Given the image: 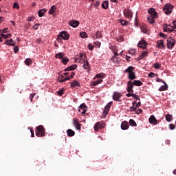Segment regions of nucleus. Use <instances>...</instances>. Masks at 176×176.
Instances as JSON below:
<instances>
[{"label": "nucleus", "instance_id": "obj_1", "mask_svg": "<svg viewBox=\"0 0 176 176\" xmlns=\"http://www.w3.org/2000/svg\"><path fill=\"white\" fill-rule=\"evenodd\" d=\"M124 72L129 74L128 79L130 80H134V79H137V76H135L133 66H129L127 69H125Z\"/></svg>", "mask_w": 176, "mask_h": 176}, {"label": "nucleus", "instance_id": "obj_2", "mask_svg": "<svg viewBox=\"0 0 176 176\" xmlns=\"http://www.w3.org/2000/svg\"><path fill=\"white\" fill-rule=\"evenodd\" d=\"M37 132L36 133V137H45L46 131L45 127L42 125H39L36 127Z\"/></svg>", "mask_w": 176, "mask_h": 176}, {"label": "nucleus", "instance_id": "obj_3", "mask_svg": "<svg viewBox=\"0 0 176 176\" xmlns=\"http://www.w3.org/2000/svg\"><path fill=\"white\" fill-rule=\"evenodd\" d=\"M174 6H173L171 4L168 3L165 5L164 8H163V10L166 14H170L173 12V8Z\"/></svg>", "mask_w": 176, "mask_h": 176}, {"label": "nucleus", "instance_id": "obj_4", "mask_svg": "<svg viewBox=\"0 0 176 176\" xmlns=\"http://www.w3.org/2000/svg\"><path fill=\"white\" fill-rule=\"evenodd\" d=\"M112 98L113 101H118V102H121L122 100V94L120 92L115 91L113 94Z\"/></svg>", "mask_w": 176, "mask_h": 176}, {"label": "nucleus", "instance_id": "obj_5", "mask_svg": "<svg viewBox=\"0 0 176 176\" xmlns=\"http://www.w3.org/2000/svg\"><path fill=\"white\" fill-rule=\"evenodd\" d=\"M174 43H175V39H173L171 37H169L167 39L168 49H173V47H174Z\"/></svg>", "mask_w": 176, "mask_h": 176}, {"label": "nucleus", "instance_id": "obj_6", "mask_svg": "<svg viewBox=\"0 0 176 176\" xmlns=\"http://www.w3.org/2000/svg\"><path fill=\"white\" fill-rule=\"evenodd\" d=\"M58 36H60V38H62V39H64V41H68V39H69V34H68L65 31L61 32L59 34Z\"/></svg>", "mask_w": 176, "mask_h": 176}, {"label": "nucleus", "instance_id": "obj_7", "mask_svg": "<svg viewBox=\"0 0 176 176\" xmlns=\"http://www.w3.org/2000/svg\"><path fill=\"white\" fill-rule=\"evenodd\" d=\"M148 13L150 14V17L157 19V12L154 8H150L148 10Z\"/></svg>", "mask_w": 176, "mask_h": 176}, {"label": "nucleus", "instance_id": "obj_8", "mask_svg": "<svg viewBox=\"0 0 176 176\" xmlns=\"http://www.w3.org/2000/svg\"><path fill=\"white\" fill-rule=\"evenodd\" d=\"M109 109H111V102H109L107 105L104 107V109L103 111V118H105L108 113H109Z\"/></svg>", "mask_w": 176, "mask_h": 176}, {"label": "nucleus", "instance_id": "obj_9", "mask_svg": "<svg viewBox=\"0 0 176 176\" xmlns=\"http://www.w3.org/2000/svg\"><path fill=\"white\" fill-rule=\"evenodd\" d=\"M124 16H126L128 20H131V19L133 17V12H131V10H130L129 9L124 10Z\"/></svg>", "mask_w": 176, "mask_h": 176}, {"label": "nucleus", "instance_id": "obj_10", "mask_svg": "<svg viewBox=\"0 0 176 176\" xmlns=\"http://www.w3.org/2000/svg\"><path fill=\"white\" fill-rule=\"evenodd\" d=\"M79 108L78 111L81 112L82 115H85L87 111V107H86V104L85 103L81 104Z\"/></svg>", "mask_w": 176, "mask_h": 176}, {"label": "nucleus", "instance_id": "obj_11", "mask_svg": "<svg viewBox=\"0 0 176 176\" xmlns=\"http://www.w3.org/2000/svg\"><path fill=\"white\" fill-rule=\"evenodd\" d=\"M175 28H174V25L171 26L170 25H165L164 27V32H173Z\"/></svg>", "mask_w": 176, "mask_h": 176}, {"label": "nucleus", "instance_id": "obj_12", "mask_svg": "<svg viewBox=\"0 0 176 176\" xmlns=\"http://www.w3.org/2000/svg\"><path fill=\"white\" fill-rule=\"evenodd\" d=\"M69 24L71 27H73V28H76V27H79V24H80V23L79 21L72 20L69 21Z\"/></svg>", "mask_w": 176, "mask_h": 176}, {"label": "nucleus", "instance_id": "obj_13", "mask_svg": "<svg viewBox=\"0 0 176 176\" xmlns=\"http://www.w3.org/2000/svg\"><path fill=\"white\" fill-rule=\"evenodd\" d=\"M73 124L77 130H80L82 129L79 123V120L77 118H74Z\"/></svg>", "mask_w": 176, "mask_h": 176}, {"label": "nucleus", "instance_id": "obj_14", "mask_svg": "<svg viewBox=\"0 0 176 176\" xmlns=\"http://www.w3.org/2000/svg\"><path fill=\"white\" fill-rule=\"evenodd\" d=\"M92 38L94 39H101V38H102V31L96 32V33L92 36Z\"/></svg>", "mask_w": 176, "mask_h": 176}, {"label": "nucleus", "instance_id": "obj_15", "mask_svg": "<svg viewBox=\"0 0 176 176\" xmlns=\"http://www.w3.org/2000/svg\"><path fill=\"white\" fill-rule=\"evenodd\" d=\"M147 45L148 43H146V41L145 40H142L138 43V46L139 47H141L142 49H146Z\"/></svg>", "mask_w": 176, "mask_h": 176}, {"label": "nucleus", "instance_id": "obj_16", "mask_svg": "<svg viewBox=\"0 0 176 176\" xmlns=\"http://www.w3.org/2000/svg\"><path fill=\"white\" fill-rule=\"evenodd\" d=\"M149 123H151V124H157L159 122H157V120H156V118L155 117V116H151L149 119Z\"/></svg>", "mask_w": 176, "mask_h": 176}, {"label": "nucleus", "instance_id": "obj_17", "mask_svg": "<svg viewBox=\"0 0 176 176\" xmlns=\"http://www.w3.org/2000/svg\"><path fill=\"white\" fill-rule=\"evenodd\" d=\"M77 68H78V65H72L67 67L66 69H65L64 72H67L68 71H75V69H76Z\"/></svg>", "mask_w": 176, "mask_h": 176}, {"label": "nucleus", "instance_id": "obj_18", "mask_svg": "<svg viewBox=\"0 0 176 176\" xmlns=\"http://www.w3.org/2000/svg\"><path fill=\"white\" fill-rule=\"evenodd\" d=\"M157 47H159V49H164L165 48L164 41H163V40L157 41Z\"/></svg>", "mask_w": 176, "mask_h": 176}, {"label": "nucleus", "instance_id": "obj_19", "mask_svg": "<svg viewBox=\"0 0 176 176\" xmlns=\"http://www.w3.org/2000/svg\"><path fill=\"white\" fill-rule=\"evenodd\" d=\"M129 122L127 121H123L121 124L122 130H127L129 129Z\"/></svg>", "mask_w": 176, "mask_h": 176}, {"label": "nucleus", "instance_id": "obj_20", "mask_svg": "<svg viewBox=\"0 0 176 176\" xmlns=\"http://www.w3.org/2000/svg\"><path fill=\"white\" fill-rule=\"evenodd\" d=\"M102 127H104V126L102 125V123L98 122L95 126H94V130L95 131H98V130L100 129H102Z\"/></svg>", "mask_w": 176, "mask_h": 176}, {"label": "nucleus", "instance_id": "obj_21", "mask_svg": "<svg viewBox=\"0 0 176 176\" xmlns=\"http://www.w3.org/2000/svg\"><path fill=\"white\" fill-rule=\"evenodd\" d=\"M71 87H80V83H79L78 80H74L73 82H71Z\"/></svg>", "mask_w": 176, "mask_h": 176}, {"label": "nucleus", "instance_id": "obj_22", "mask_svg": "<svg viewBox=\"0 0 176 176\" xmlns=\"http://www.w3.org/2000/svg\"><path fill=\"white\" fill-rule=\"evenodd\" d=\"M146 56H148L147 51H144V52H142L140 54V55L139 56V57L138 58V61L142 60V58H144V57H146Z\"/></svg>", "mask_w": 176, "mask_h": 176}, {"label": "nucleus", "instance_id": "obj_23", "mask_svg": "<svg viewBox=\"0 0 176 176\" xmlns=\"http://www.w3.org/2000/svg\"><path fill=\"white\" fill-rule=\"evenodd\" d=\"M47 12V10L43 8L38 12V17H43L45 13Z\"/></svg>", "mask_w": 176, "mask_h": 176}, {"label": "nucleus", "instance_id": "obj_24", "mask_svg": "<svg viewBox=\"0 0 176 176\" xmlns=\"http://www.w3.org/2000/svg\"><path fill=\"white\" fill-rule=\"evenodd\" d=\"M118 56H119V55H114L113 54V56L111 58V61H113L116 64L120 61V59L119 57H118Z\"/></svg>", "mask_w": 176, "mask_h": 176}, {"label": "nucleus", "instance_id": "obj_25", "mask_svg": "<svg viewBox=\"0 0 176 176\" xmlns=\"http://www.w3.org/2000/svg\"><path fill=\"white\" fill-rule=\"evenodd\" d=\"M102 79L99 78L96 81H92L91 82V86H97L98 85H100V83H102Z\"/></svg>", "mask_w": 176, "mask_h": 176}, {"label": "nucleus", "instance_id": "obj_26", "mask_svg": "<svg viewBox=\"0 0 176 176\" xmlns=\"http://www.w3.org/2000/svg\"><path fill=\"white\" fill-rule=\"evenodd\" d=\"M6 45H9L10 46H16V43L13 39L7 40L6 41Z\"/></svg>", "mask_w": 176, "mask_h": 176}, {"label": "nucleus", "instance_id": "obj_27", "mask_svg": "<svg viewBox=\"0 0 176 176\" xmlns=\"http://www.w3.org/2000/svg\"><path fill=\"white\" fill-rule=\"evenodd\" d=\"M133 86H142L143 83L140 80H135L133 82Z\"/></svg>", "mask_w": 176, "mask_h": 176}, {"label": "nucleus", "instance_id": "obj_28", "mask_svg": "<svg viewBox=\"0 0 176 176\" xmlns=\"http://www.w3.org/2000/svg\"><path fill=\"white\" fill-rule=\"evenodd\" d=\"M83 67L85 69H88V71H90V65H89V61L84 60Z\"/></svg>", "mask_w": 176, "mask_h": 176}, {"label": "nucleus", "instance_id": "obj_29", "mask_svg": "<svg viewBox=\"0 0 176 176\" xmlns=\"http://www.w3.org/2000/svg\"><path fill=\"white\" fill-rule=\"evenodd\" d=\"M111 52H113V54L114 56H119V54H118V47L114 46L111 47Z\"/></svg>", "mask_w": 176, "mask_h": 176}, {"label": "nucleus", "instance_id": "obj_30", "mask_svg": "<svg viewBox=\"0 0 176 176\" xmlns=\"http://www.w3.org/2000/svg\"><path fill=\"white\" fill-rule=\"evenodd\" d=\"M67 133L69 137H74V135H75V131H74L72 129H67Z\"/></svg>", "mask_w": 176, "mask_h": 176}, {"label": "nucleus", "instance_id": "obj_31", "mask_svg": "<svg viewBox=\"0 0 176 176\" xmlns=\"http://www.w3.org/2000/svg\"><path fill=\"white\" fill-rule=\"evenodd\" d=\"M58 80L60 82V83H63V82H65V76L64 74H61L58 76Z\"/></svg>", "mask_w": 176, "mask_h": 176}, {"label": "nucleus", "instance_id": "obj_32", "mask_svg": "<svg viewBox=\"0 0 176 176\" xmlns=\"http://www.w3.org/2000/svg\"><path fill=\"white\" fill-rule=\"evenodd\" d=\"M109 5V2L108 1H104L102 3V8L103 9H108Z\"/></svg>", "mask_w": 176, "mask_h": 176}, {"label": "nucleus", "instance_id": "obj_33", "mask_svg": "<svg viewBox=\"0 0 176 176\" xmlns=\"http://www.w3.org/2000/svg\"><path fill=\"white\" fill-rule=\"evenodd\" d=\"M56 58H59L60 60H63L64 58V53L60 52L55 55Z\"/></svg>", "mask_w": 176, "mask_h": 176}, {"label": "nucleus", "instance_id": "obj_34", "mask_svg": "<svg viewBox=\"0 0 176 176\" xmlns=\"http://www.w3.org/2000/svg\"><path fill=\"white\" fill-rule=\"evenodd\" d=\"M165 85H162L160 87V88L159 89V91H164L165 90H167V89H168V85H167V84H166V82L164 83Z\"/></svg>", "mask_w": 176, "mask_h": 176}, {"label": "nucleus", "instance_id": "obj_35", "mask_svg": "<svg viewBox=\"0 0 176 176\" xmlns=\"http://www.w3.org/2000/svg\"><path fill=\"white\" fill-rule=\"evenodd\" d=\"M127 173H129V175H134V167L128 168Z\"/></svg>", "mask_w": 176, "mask_h": 176}, {"label": "nucleus", "instance_id": "obj_36", "mask_svg": "<svg viewBox=\"0 0 176 176\" xmlns=\"http://www.w3.org/2000/svg\"><path fill=\"white\" fill-rule=\"evenodd\" d=\"M56 12V6H52L50 10H49V14H53Z\"/></svg>", "mask_w": 176, "mask_h": 176}, {"label": "nucleus", "instance_id": "obj_37", "mask_svg": "<svg viewBox=\"0 0 176 176\" xmlns=\"http://www.w3.org/2000/svg\"><path fill=\"white\" fill-rule=\"evenodd\" d=\"M62 63L64 64V65H67L68 63H69V59L67 57L63 58L61 60Z\"/></svg>", "mask_w": 176, "mask_h": 176}, {"label": "nucleus", "instance_id": "obj_38", "mask_svg": "<svg viewBox=\"0 0 176 176\" xmlns=\"http://www.w3.org/2000/svg\"><path fill=\"white\" fill-rule=\"evenodd\" d=\"M166 120L167 122H171L173 120V115L171 114H167L166 116Z\"/></svg>", "mask_w": 176, "mask_h": 176}, {"label": "nucleus", "instance_id": "obj_39", "mask_svg": "<svg viewBox=\"0 0 176 176\" xmlns=\"http://www.w3.org/2000/svg\"><path fill=\"white\" fill-rule=\"evenodd\" d=\"M127 87H129L130 89L134 88V84H133V81L129 80L127 82Z\"/></svg>", "mask_w": 176, "mask_h": 176}, {"label": "nucleus", "instance_id": "obj_40", "mask_svg": "<svg viewBox=\"0 0 176 176\" xmlns=\"http://www.w3.org/2000/svg\"><path fill=\"white\" fill-rule=\"evenodd\" d=\"M129 124L130 126H133V127H137V123L133 119H131L129 120Z\"/></svg>", "mask_w": 176, "mask_h": 176}, {"label": "nucleus", "instance_id": "obj_41", "mask_svg": "<svg viewBox=\"0 0 176 176\" xmlns=\"http://www.w3.org/2000/svg\"><path fill=\"white\" fill-rule=\"evenodd\" d=\"M154 19L156 18H154L153 16H148V23H150V24H153V23H155Z\"/></svg>", "mask_w": 176, "mask_h": 176}, {"label": "nucleus", "instance_id": "obj_42", "mask_svg": "<svg viewBox=\"0 0 176 176\" xmlns=\"http://www.w3.org/2000/svg\"><path fill=\"white\" fill-rule=\"evenodd\" d=\"M25 63L26 64V65H30L31 64H32V60H31V58H26L25 60Z\"/></svg>", "mask_w": 176, "mask_h": 176}, {"label": "nucleus", "instance_id": "obj_43", "mask_svg": "<svg viewBox=\"0 0 176 176\" xmlns=\"http://www.w3.org/2000/svg\"><path fill=\"white\" fill-rule=\"evenodd\" d=\"M80 36L85 39L87 38V34L85 32H80Z\"/></svg>", "mask_w": 176, "mask_h": 176}, {"label": "nucleus", "instance_id": "obj_44", "mask_svg": "<svg viewBox=\"0 0 176 176\" xmlns=\"http://www.w3.org/2000/svg\"><path fill=\"white\" fill-rule=\"evenodd\" d=\"M2 38H4V39H8L9 38L12 37V34H1Z\"/></svg>", "mask_w": 176, "mask_h": 176}, {"label": "nucleus", "instance_id": "obj_45", "mask_svg": "<svg viewBox=\"0 0 176 176\" xmlns=\"http://www.w3.org/2000/svg\"><path fill=\"white\" fill-rule=\"evenodd\" d=\"M128 111L129 112H135L137 111V107H134V106L131 107Z\"/></svg>", "mask_w": 176, "mask_h": 176}, {"label": "nucleus", "instance_id": "obj_46", "mask_svg": "<svg viewBox=\"0 0 176 176\" xmlns=\"http://www.w3.org/2000/svg\"><path fill=\"white\" fill-rule=\"evenodd\" d=\"M156 74L153 73V72H151L150 74H148V78H155V76H156Z\"/></svg>", "mask_w": 176, "mask_h": 176}, {"label": "nucleus", "instance_id": "obj_47", "mask_svg": "<svg viewBox=\"0 0 176 176\" xmlns=\"http://www.w3.org/2000/svg\"><path fill=\"white\" fill-rule=\"evenodd\" d=\"M94 44L96 47H100L101 46V43L100 41H95Z\"/></svg>", "mask_w": 176, "mask_h": 176}, {"label": "nucleus", "instance_id": "obj_48", "mask_svg": "<svg viewBox=\"0 0 176 176\" xmlns=\"http://www.w3.org/2000/svg\"><path fill=\"white\" fill-rule=\"evenodd\" d=\"M13 8L14 9H20V6H19V3H14Z\"/></svg>", "mask_w": 176, "mask_h": 176}, {"label": "nucleus", "instance_id": "obj_49", "mask_svg": "<svg viewBox=\"0 0 176 176\" xmlns=\"http://www.w3.org/2000/svg\"><path fill=\"white\" fill-rule=\"evenodd\" d=\"M120 23L122 25H127L129 24V21L124 20H121Z\"/></svg>", "mask_w": 176, "mask_h": 176}, {"label": "nucleus", "instance_id": "obj_50", "mask_svg": "<svg viewBox=\"0 0 176 176\" xmlns=\"http://www.w3.org/2000/svg\"><path fill=\"white\" fill-rule=\"evenodd\" d=\"M154 68H155V69H159V68H160V64L158 63H155L154 64Z\"/></svg>", "mask_w": 176, "mask_h": 176}, {"label": "nucleus", "instance_id": "obj_51", "mask_svg": "<svg viewBox=\"0 0 176 176\" xmlns=\"http://www.w3.org/2000/svg\"><path fill=\"white\" fill-rule=\"evenodd\" d=\"M126 91H128V93H134L133 88H130L129 87H126Z\"/></svg>", "mask_w": 176, "mask_h": 176}, {"label": "nucleus", "instance_id": "obj_52", "mask_svg": "<svg viewBox=\"0 0 176 176\" xmlns=\"http://www.w3.org/2000/svg\"><path fill=\"white\" fill-rule=\"evenodd\" d=\"M57 93L59 96H63V94H64V89H60Z\"/></svg>", "mask_w": 176, "mask_h": 176}, {"label": "nucleus", "instance_id": "obj_53", "mask_svg": "<svg viewBox=\"0 0 176 176\" xmlns=\"http://www.w3.org/2000/svg\"><path fill=\"white\" fill-rule=\"evenodd\" d=\"M113 35H114V38H116V39H118V36L119 35V32H118V31L113 32Z\"/></svg>", "mask_w": 176, "mask_h": 176}, {"label": "nucleus", "instance_id": "obj_54", "mask_svg": "<svg viewBox=\"0 0 176 176\" xmlns=\"http://www.w3.org/2000/svg\"><path fill=\"white\" fill-rule=\"evenodd\" d=\"M132 97H133V98H135V100H138L140 101V96H138V95L133 94Z\"/></svg>", "mask_w": 176, "mask_h": 176}, {"label": "nucleus", "instance_id": "obj_55", "mask_svg": "<svg viewBox=\"0 0 176 176\" xmlns=\"http://www.w3.org/2000/svg\"><path fill=\"white\" fill-rule=\"evenodd\" d=\"M169 129L170 130H174V129H175V126L174 125V124H170Z\"/></svg>", "mask_w": 176, "mask_h": 176}, {"label": "nucleus", "instance_id": "obj_56", "mask_svg": "<svg viewBox=\"0 0 176 176\" xmlns=\"http://www.w3.org/2000/svg\"><path fill=\"white\" fill-rule=\"evenodd\" d=\"M88 49L89 50H93V49H94V46L92 44H89L88 45Z\"/></svg>", "mask_w": 176, "mask_h": 176}, {"label": "nucleus", "instance_id": "obj_57", "mask_svg": "<svg viewBox=\"0 0 176 176\" xmlns=\"http://www.w3.org/2000/svg\"><path fill=\"white\" fill-rule=\"evenodd\" d=\"M160 36H162V38H164V39H166V38H167V35L164 34L163 32L160 33Z\"/></svg>", "mask_w": 176, "mask_h": 176}, {"label": "nucleus", "instance_id": "obj_58", "mask_svg": "<svg viewBox=\"0 0 176 176\" xmlns=\"http://www.w3.org/2000/svg\"><path fill=\"white\" fill-rule=\"evenodd\" d=\"M14 53H17L19 52V46H16L14 47Z\"/></svg>", "mask_w": 176, "mask_h": 176}, {"label": "nucleus", "instance_id": "obj_59", "mask_svg": "<svg viewBox=\"0 0 176 176\" xmlns=\"http://www.w3.org/2000/svg\"><path fill=\"white\" fill-rule=\"evenodd\" d=\"M34 16H30L28 19V21H34Z\"/></svg>", "mask_w": 176, "mask_h": 176}, {"label": "nucleus", "instance_id": "obj_60", "mask_svg": "<svg viewBox=\"0 0 176 176\" xmlns=\"http://www.w3.org/2000/svg\"><path fill=\"white\" fill-rule=\"evenodd\" d=\"M30 133H31V137L32 138L35 137V135L34 134V129H30Z\"/></svg>", "mask_w": 176, "mask_h": 176}, {"label": "nucleus", "instance_id": "obj_61", "mask_svg": "<svg viewBox=\"0 0 176 176\" xmlns=\"http://www.w3.org/2000/svg\"><path fill=\"white\" fill-rule=\"evenodd\" d=\"M156 82H161L162 83H166L162 78H157Z\"/></svg>", "mask_w": 176, "mask_h": 176}, {"label": "nucleus", "instance_id": "obj_62", "mask_svg": "<svg viewBox=\"0 0 176 176\" xmlns=\"http://www.w3.org/2000/svg\"><path fill=\"white\" fill-rule=\"evenodd\" d=\"M34 96H35V94H30V98L31 102H32V98H34Z\"/></svg>", "mask_w": 176, "mask_h": 176}, {"label": "nucleus", "instance_id": "obj_63", "mask_svg": "<svg viewBox=\"0 0 176 176\" xmlns=\"http://www.w3.org/2000/svg\"><path fill=\"white\" fill-rule=\"evenodd\" d=\"M38 27H39V24H35V25L33 26V28H34V30H38Z\"/></svg>", "mask_w": 176, "mask_h": 176}, {"label": "nucleus", "instance_id": "obj_64", "mask_svg": "<svg viewBox=\"0 0 176 176\" xmlns=\"http://www.w3.org/2000/svg\"><path fill=\"white\" fill-rule=\"evenodd\" d=\"M173 28L176 29V20L173 21Z\"/></svg>", "mask_w": 176, "mask_h": 176}]
</instances>
